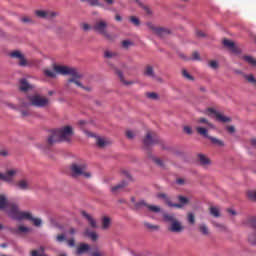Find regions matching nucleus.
I'll list each match as a JSON object with an SVG mask.
<instances>
[{"label":"nucleus","instance_id":"obj_1","mask_svg":"<svg viewBox=\"0 0 256 256\" xmlns=\"http://www.w3.org/2000/svg\"><path fill=\"white\" fill-rule=\"evenodd\" d=\"M53 69L54 70H49V69L44 70V75L46 77H50L51 79H55V77H57V73L58 75H71L72 77L68 79L66 84L68 89L71 87V83H74V85H76L77 87H80V89H83L88 93L91 91L90 86H83L81 81H79V79L83 77V74L80 73L79 70H77V68L54 65Z\"/></svg>","mask_w":256,"mask_h":256},{"label":"nucleus","instance_id":"obj_2","mask_svg":"<svg viewBox=\"0 0 256 256\" xmlns=\"http://www.w3.org/2000/svg\"><path fill=\"white\" fill-rule=\"evenodd\" d=\"M72 137L73 127L63 126L62 128L51 132V135L47 139V143L48 145H55V143H59L60 141H71Z\"/></svg>","mask_w":256,"mask_h":256},{"label":"nucleus","instance_id":"obj_3","mask_svg":"<svg viewBox=\"0 0 256 256\" xmlns=\"http://www.w3.org/2000/svg\"><path fill=\"white\" fill-rule=\"evenodd\" d=\"M70 172L74 178L85 177L86 179H91V174L87 172V164L85 163H72Z\"/></svg>","mask_w":256,"mask_h":256},{"label":"nucleus","instance_id":"obj_4","mask_svg":"<svg viewBox=\"0 0 256 256\" xmlns=\"http://www.w3.org/2000/svg\"><path fill=\"white\" fill-rule=\"evenodd\" d=\"M163 219L167 221V223H171L168 227V231H171V233H182V231H184L185 227L175 218V215L165 213L163 214Z\"/></svg>","mask_w":256,"mask_h":256},{"label":"nucleus","instance_id":"obj_5","mask_svg":"<svg viewBox=\"0 0 256 256\" xmlns=\"http://www.w3.org/2000/svg\"><path fill=\"white\" fill-rule=\"evenodd\" d=\"M107 27H108L107 21L98 20L94 23L92 29L96 33H99V35H102L103 37H105V39H107L108 41H115V35L109 34L107 32Z\"/></svg>","mask_w":256,"mask_h":256},{"label":"nucleus","instance_id":"obj_6","mask_svg":"<svg viewBox=\"0 0 256 256\" xmlns=\"http://www.w3.org/2000/svg\"><path fill=\"white\" fill-rule=\"evenodd\" d=\"M159 143H161V138H159L157 133L153 131H148L143 139V145L146 147V149L153 147V145H158Z\"/></svg>","mask_w":256,"mask_h":256},{"label":"nucleus","instance_id":"obj_7","mask_svg":"<svg viewBox=\"0 0 256 256\" xmlns=\"http://www.w3.org/2000/svg\"><path fill=\"white\" fill-rule=\"evenodd\" d=\"M29 101L33 107L43 108L49 105V98L38 94L29 96Z\"/></svg>","mask_w":256,"mask_h":256},{"label":"nucleus","instance_id":"obj_8","mask_svg":"<svg viewBox=\"0 0 256 256\" xmlns=\"http://www.w3.org/2000/svg\"><path fill=\"white\" fill-rule=\"evenodd\" d=\"M18 172L19 171L17 169H9L5 173L0 172V179H1V181H4L5 183L13 184L15 175Z\"/></svg>","mask_w":256,"mask_h":256},{"label":"nucleus","instance_id":"obj_9","mask_svg":"<svg viewBox=\"0 0 256 256\" xmlns=\"http://www.w3.org/2000/svg\"><path fill=\"white\" fill-rule=\"evenodd\" d=\"M9 217L15 219L16 221L19 219V215L21 211L19 210V206L15 203H10L6 209Z\"/></svg>","mask_w":256,"mask_h":256},{"label":"nucleus","instance_id":"obj_10","mask_svg":"<svg viewBox=\"0 0 256 256\" xmlns=\"http://www.w3.org/2000/svg\"><path fill=\"white\" fill-rule=\"evenodd\" d=\"M142 207H147V209L152 211V213H161V207L147 204L145 203V200H141L135 204V209H141Z\"/></svg>","mask_w":256,"mask_h":256},{"label":"nucleus","instance_id":"obj_11","mask_svg":"<svg viewBox=\"0 0 256 256\" xmlns=\"http://www.w3.org/2000/svg\"><path fill=\"white\" fill-rule=\"evenodd\" d=\"M147 26L155 35H158V37H165V35H169V31L167 30V28L157 27L152 23H148Z\"/></svg>","mask_w":256,"mask_h":256},{"label":"nucleus","instance_id":"obj_12","mask_svg":"<svg viewBox=\"0 0 256 256\" xmlns=\"http://www.w3.org/2000/svg\"><path fill=\"white\" fill-rule=\"evenodd\" d=\"M208 113H212V115H215L216 120L219 121V123L231 122V118L223 115L222 113L218 112L217 110H215L213 108H208Z\"/></svg>","mask_w":256,"mask_h":256},{"label":"nucleus","instance_id":"obj_13","mask_svg":"<svg viewBox=\"0 0 256 256\" xmlns=\"http://www.w3.org/2000/svg\"><path fill=\"white\" fill-rule=\"evenodd\" d=\"M10 57H12V59H19L20 67H26L27 59H25V56L23 54H21V52L19 50H16V51L10 53Z\"/></svg>","mask_w":256,"mask_h":256},{"label":"nucleus","instance_id":"obj_14","mask_svg":"<svg viewBox=\"0 0 256 256\" xmlns=\"http://www.w3.org/2000/svg\"><path fill=\"white\" fill-rule=\"evenodd\" d=\"M14 185L16 189H19L20 191H29V189H31V184L27 179H21L18 182H16Z\"/></svg>","mask_w":256,"mask_h":256},{"label":"nucleus","instance_id":"obj_15","mask_svg":"<svg viewBox=\"0 0 256 256\" xmlns=\"http://www.w3.org/2000/svg\"><path fill=\"white\" fill-rule=\"evenodd\" d=\"M223 45H224V47H227V49H230V51H232V53H236V54L241 53V50H239V48L235 45L234 41L224 39Z\"/></svg>","mask_w":256,"mask_h":256},{"label":"nucleus","instance_id":"obj_16","mask_svg":"<svg viewBox=\"0 0 256 256\" xmlns=\"http://www.w3.org/2000/svg\"><path fill=\"white\" fill-rule=\"evenodd\" d=\"M179 203H172V207L176 209H183L185 205H189V198L185 196H178Z\"/></svg>","mask_w":256,"mask_h":256},{"label":"nucleus","instance_id":"obj_17","mask_svg":"<svg viewBox=\"0 0 256 256\" xmlns=\"http://www.w3.org/2000/svg\"><path fill=\"white\" fill-rule=\"evenodd\" d=\"M35 15H36V17H39L40 19H47L49 17H57V13L47 12L44 10H36Z\"/></svg>","mask_w":256,"mask_h":256},{"label":"nucleus","instance_id":"obj_18","mask_svg":"<svg viewBox=\"0 0 256 256\" xmlns=\"http://www.w3.org/2000/svg\"><path fill=\"white\" fill-rule=\"evenodd\" d=\"M81 215H82V217H84V219H86L88 221L90 227H92L93 229H95L97 227V221H95L93 219L91 214L85 212V210H82Z\"/></svg>","mask_w":256,"mask_h":256},{"label":"nucleus","instance_id":"obj_19","mask_svg":"<svg viewBox=\"0 0 256 256\" xmlns=\"http://www.w3.org/2000/svg\"><path fill=\"white\" fill-rule=\"evenodd\" d=\"M13 235H22V233H29V228L24 225H19L18 228H11Z\"/></svg>","mask_w":256,"mask_h":256},{"label":"nucleus","instance_id":"obj_20","mask_svg":"<svg viewBox=\"0 0 256 256\" xmlns=\"http://www.w3.org/2000/svg\"><path fill=\"white\" fill-rule=\"evenodd\" d=\"M11 203L7 201V196L5 194L0 195V211H6Z\"/></svg>","mask_w":256,"mask_h":256},{"label":"nucleus","instance_id":"obj_21","mask_svg":"<svg viewBox=\"0 0 256 256\" xmlns=\"http://www.w3.org/2000/svg\"><path fill=\"white\" fill-rule=\"evenodd\" d=\"M144 75L146 77H150L151 79H157V75H155V70L153 69V66L147 65L144 69Z\"/></svg>","mask_w":256,"mask_h":256},{"label":"nucleus","instance_id":"obj_22","mask_svg":"<svg viewBox=\"0 0 256 256\" xmlns=\"http://www.w3.org/2000/svg\"><path fill=\"white\" fill-rule=\"evenodd\" d=\"M24 219L31 221V219H33V214L28 211H20L17 221H23Z\"/></svg>","mask_w":256,"mask_h":256},{"label":"nucleus","instance_id":"obj_23","mask_svg":"<svg viewBox=\"0 0 256 256\" xmlns=\"http://www.w3.org/2000/svg\"><path fill=\"white\" fill-rule=\"evenodd\" d=\"M115 73L116 75H118L119 80L121 81V83H123V85H133V81H127L125 80V76L123 75V72L117 68H115Z\"/></svg>","mask_w":256,"mask_h":256},{"label":"nucleus","instance_id":"obj_24","mask_svg":"<svg viewBox=\"0 0 256 256\" xmlns=\"http://www.w3.org/2000/svg\"><path fill=\"white\" fill-rule=\"evenodd\" d=\"M89 249H90V247L88 244L82 243L77 247L75 254L78 256L83 255V253H87V251H89Z\"/></svg>","mask_w":256,"mask_h":256},{"label":"nucleus","instance_id":"obj_25","mask_svg":"<svg viewBox=\"0 0 256 256\" xmlns=\"http://www.w3.org/2000/svg\"><path fill=\"white\" fill-rule=\"evenodd\" d=\"M198 160H199L200 165H202V167H208V165L211 164V160L203 154L198 155Z\"/></svg>","mask_w":256,"mask_h":256},{"label":"nucleus","instance_id":"obj_26","mask_svg":"<svg viewBox=\"0 0 256 256\" xmlns=\"http://www.w3.org/2000/svg\"><path fill=\"white\" fill-rule=\"evenodd\" d=\"M19 89L20 91H29L31 89V85L27 82V79L23 78L20 80Z\"/></svg>","mask_w":256,"mask_h":256},{"label":"nucleus","instance_id":"obj_27","mask_svg":"<svg viewBox=\"0 0 256 256\" xmlns=\"http://www.w3.org/2000/svg\"><path fill=\"white\" fill-rule=\"evenodd\" d=\"M196 131L199 135H202V137H206V139H209V129L205 128V127H201V126H198L196 127Z\"/></svg>","mask_w":256,"mask_h":256},{"label":"nucleus","instance_id":"obj_28","mask_svg":"<svg viewBox=\"0 0 256 256\" xmlns=\"http://www.w3.org/2000/svg\"><path fill=\"white\" fill-rule=\"evenodd\" d=\"M158 199H163L166 203V205H168V207H172L173 206V202H171V198L167 196V194L165 193H159L157 194Z\"/></svg>","mask_w":256,"mask_h":256},{"label":"nucleus","instance_id":"obj_29","mask_svg":"<svg viewBox=\"0 0 256 256\" xmlns=\"http://www.w3.org/2000/svg\"><path fill=\"white\" fill-rule=\"evenodd\" d=\"M209 211H210V215H212V217H216V218L221 217V210L219 209V207L212 206V207H210Z\"/></svg>","mask_w":256,"mask_h":256},{"label":"nucleus","instance_id":"obj_30","mask_svg":"<svg viewBox=\"0 0 256 256\" xmlns=\"http://www.w3.org/2000/svg\"><path fill=\"white\" fill-rule=\"evenodd\" d=\"M123 187H127V182L122 181L121 183L117 184L116 186L111 188L112 193H117V191H121Z\"/></svg>","mask_w":256,"mask_h":256},{"label":"nucleus","instance_id":"obj_31","mask_svg":"<svg viewBox=\"0 0 256 256\" xmlns=\"http://www.w3.org/2000/svg\"><path fill=\"white\" fill-rule=\"evenodd\" d=\"M104 57L105 59H115V57H119V53L106 50L104 52Z\"/></svg>","mask_w":256,"mask_h":256},{"label":"nucleus","instance_id":"obj_32","mask_svg":"<svg viewBox=\"0 0 256 256\" xmlns=\"http://www.w3.org/2000/svg\"><path fill=\"white\" fill-rule=\"evenodd\" d=\"M246 225H249L256 231V217L255 216H250L247 218Z\"/></svg>","mask_w":256,"mask_h":256},{"label":"nucleus","instance_id":"obj_33","mask_svg":"<svg viewBox=\"0 0 256 256\" xmlns=\"http://www.w3.org/2000/svg\"><path fill=\"white\" fill-rule=\"evenodd\" d=\"M111 226V218L104 216L102 218V229H108Z\"/></svg>","mask_w":256,"mask_h":256},{"label":"nucleus","instance_id":"obj_34","mask_svg":"<svg viewBox=\"0 0 256 256\" xmlns=\"http://www.w3.org/2000/svg\"><path fill=\"white\" fill-rule=\"evenodd\" d=\"M108 143H109V141L105 140L104 138L98 137L96 139V145H98L101 149L103 147H107Z\"/></svg>","mask_w":256,"mask_h":256},{"label":"nucleus","instance_id":"obj_35","mask_svg":"<svg viewBox=\"0 0 256 256\" xmlns=\"http://www.w3.org/2000/svg\"><path fill=\"white\" fill-rule=\"evenodd\" d=\"M84 235H85L86 237H89V239H91L92 241H95L96 239H98L97 233L91 232V231H89V229H87V230L84 232Z\"/></svg>","mask_w":256,"mask_h":256},{"label":"nucleus","instance_id":"obj_36","mask_svg":"<svg viewBox=\"0 0 256 256\" xmlns=\"http://www.w3.org/2000/svg\"><path fill=\"white\" fill-rule=\"evenodd\" d=\"M208 139H210L211 143H213L214 145H217L218 147H224L225 143H223V141L215 138V137H208Z\"/></svg>","mask_w":256,"mask_h":256},{"label":"nucleus","instance_id":"obj_37","mask_svg":"<svg viewBox=\"0 0 256 256\" xmlns=\"http://www.w3.org/2000/svg\"><path fill=\"white\" fill-rule=\"evenodd\" d=\"M197 123H200L202 125H206V127H209L210 129H213V125L206 118H198Z\"/></svg>","mask_w":256,"mask_h":256},{"label":"nucleus","instance_id":"obj_38","mask_svg":"<svg viewBox=\"0 0 256 256\" xmlns=\"http://www.w3.org/2000/svg\"><path fill=\"white\" fill-rule=\"evenodd\" d=\"M146 97L147 99H151L152 101H158L159 94H157L156 92H147Z\"/></svg>","mask_w":256,"mask_h":256},{"label":"nucleus","instance_id":"obj_39","mask_svg":"<svg viewBox=\"0 0 256 256\" xmlns=\"http://www.w3.org/2000/svg\"><path fill=\"white\" fill-rule=\"evenodd\" d=\"M199 231L202 233V235H209V228L205 224H201L199 226Z\"/></svg>","mask_w":256,"mask_h":256},{"label":"nucleus","instance_id":"obj_40","mask_svg":"<svg viewBox=\"0 0 256 256\" xmlns=\"http://www.w3.org/2000/svg\"><path fill=\"white\" fill-rule=\"evenodd\" d=\"M247 197L250 201H256V190H250L247 192Z\"/></svg>","mask_w":256,"mask_h":256},{"label":"nucleus","instance_id":"obj_41","mask_svg":"<svg viewBox=\"0 0 256 256\" xmlns=\"http://www.w3.org/2000/svg\"><path fill=\"white\" fill-rule=\"evenodd\" d=\"M244 61H246V63H249V65H256V60L252 56H244Z\"/></svg>","mask_w":256,"mask_h":256},{"label":"nucleus","instance_id":"obj_42","mask_svg":"<svg viewBox=\"0 0 256 256\" xmlns=\"http://www.w3.org/2000/svg\"><path fill=\"white\" fill-rule=\"evenodd\" d=\"M244 79H246L248 83H252L253 85H255L256 83L255 76H253L252 74L244 75Z\"/></svg>","mask_w":256,"mask_h":256},{"label":"nucleus","instance_id":"obj_43","mask_svg":"<svg viewBox=\"0 0 256 256\" xmlns=\"http://www.w3.org/2000/svg\"><path fill=\"white\" fill-rule=\"evenodd\" d=\"M208 66H209L211 69H218V68H219V62H217L216 60H211V61L208 63Z\"/></svg>","mask_w":256,"mask_h":256},{"label":"nucleus","instance_id":"obj_44","mask_svg":"<svg viewBox=\"0 0 256 256\" xmlns=\"http://www.w3.org/2000/svg\"><path fill=\"white\" fill-rule=\"evenodd\" d=\"M45 249L43 247H40L39 250H32L30 255L31 256H41L39 253H43Z\"/></svg>","mask_w":256,"mask_h":256},{"label":"nucleus","instance_id":"obj_45","mask_svg":"<svg viewBox=\"0 0 256 256\" xmlns=\"http://www.w3.org/2000/svg\"><path fill=\"white\" fill-rule=\"evenodd\" d=\"M127 139H135L137 133L133 132L132 130H127L125 133Z\"/></svg>","mask_w":256,"mask_h":256},{"label":"nucleus","instance_id":"obj_46","mask_svg":"<svg viewBox=\"0 0 256 256\" xmlns=\"http://www.w3.org/2000/svg\"><path fill=\"white\" fill-rule=\"evenodd\" d=\"M130 21L131 23H133V25H135L136 27H139V25H141V22L139 21V18L135 17V16H131L130 17Z\"/></svg>","mask_w":256,"mask_h":256},{"label":"nucleus","instance_id":"obj_47","mask_svg":"<svg viewBox=\"0 0 256 256\" xmlns=\"http://www.w3.org/2000/svg\"><path fill=\"white\" fill-rule=\"evenodd\" d=\"M182 75L185 79H188V81L194 80L193 76H191V74H189V72H187V70H183Z\"/></svg>","mask_w":256,"mask_h":256},{"label":"nucleus","instance_id":"obj_48","mask_svg":"<svg viewBox=\"0 0 256 256\" xmlns=\"http://www.w3.org/2000/svg\"><path fill=\"white\" fill-rule=\"evenodd\" d=\"M30 221L33 222V224L35 225V227H41V223H42L41 218H35V217H33V219H31Z\"/></svg>","mask_w":256,"mask_h":256},{"label":"nucleus","instance_id":"obj_49","mask_svg":"<svg viewBox=\"0 0 256 256\" xmlns=\"http://www.w3.org/2000/svg\"><path fill=\"white\" fill-rule=\"evenodd\" d=\"M248 241L252 245H256V234H250L249 237H248Z\"/></svg>","mask_w":256,"mask_h":256},{"label":"nucleus","instance_id":"obj_50","mask_svg":"<svg viewBox=\"0 0 256 256\" xmlns=\"http://www.w3.org/2000/svg\"><path fill=\"white\" fill-rule=\"evenodd\" d=\"M144 225H145V227H147V229H152V230H154V231L157 230V229H159V226L153 225V224L148 223V222H145Z\"/></svg>","mask_w":256,"mask_h":256},{"label":"nucleus","instance_id":"obj_51","mask_svg":"<svg viewBox=\"0 0 256 256\" xmlns=\"http://www.w3.org/2000/svg\"><path fill=\"white\" fill-rule=\"evenodd\" d=\"M188 222L193 225L195 223V214L194 213H188Z\"/></svg>","mask_w":256,"mask_h":256},{"label":"nucleus","instance_id":"obj_52","mask_svg":"<svg viewBox=\"0 0 256 256\" xmlns=\"http://www.w3.org/2000/svg\"><path fill=\"white\" fill-rule=\"evenodd\" d=\"M183 131L187 135H193V129L190 126H184Z\"/></svg>","mask_w":256,"mask_h":256},{"label":"nucleus","instance_id":"obj_53","mask_svg":"<svg viewBox=\"0 0 256 256\" xmlns=\"http://www.w3.org/2000/svg\"><path fill=\"white\" fill-rule=\"evenodd\" d=\"M192 59L194 61H200L201 60V57L199 56V52H193L192 53Z\"/></svg>","mask_w":256,"mask_h":256},{"label":"nucleus","instance_id":"obj_54","mask_svg":"<svg viewBox=\"0 0 256 256\" xmlns=\"http://www.w3.org/2000/svg\"><path fill=\"white\" fill-rule=\"evenodd\" d=\"M65 235L64 234H60L56 237V241H58V243H63V241H65Z\"/></svg>","mask_w":256,"mask_h":256},{"label":"nucleus","instance_id":"obj_55","mask_svg":"<svg viewBox=\"0 0 256 256\" xmlns=\"http://www.w3.org/2000/svg\"><path fill=\"white\" fill-rule=\"evenodd\" d=\"M88 3L93 7L99 6V0H88Z\"/></svg>","mask_w":256,"mask_h":256},{"label":"nucleus","instance_id":"obj_56","mask_svg":"<svg viewBox=\"0 0 256 256\" xmlns=\"http://www.w3.org/2000/svg\"><path fill=\"white\" fill-rule=\"evenodd\" d=\"M143 9L146 13V15H152L153 11H151V8H149V6H143Z\"/></svg>","mask_w":256,"mask_h":256},{"label":"nucleus","instance_id":"obj_57","mask_svg":"<svg viewBox=\"0 0 256 256\" xmlns=\"http://www.w3.org/2000/svg\"><path fill=\"white\" fill-rule=\"evenodd\" d=\"M154 163H156V165H159V167H163V160H161L160 158H154Z\"/></svg>","mask_w":256,"mask_h":256},{"label":"nucleus","instance_id":"obj_58","mask_svg":"<svg viewBox=\"0 0 256 256\" xmlns=\"http://www.w3.org/2000/svg\"><path fill=\"white\" fill-rule=\"evenodd\" d=\"M129 45H131V42L129 40L122 41V47H124V49H127Z\"/></svg>","mask_w":256,"mask_h":256},{"label":"nucleus","instance_id":"obj_59","mask_svg":"<svg viewBox=\"0 0 256 256\" xmlns=\"http://www.w3.org/2000/svg\"><path fill=\"white\" fill-rule=\"evenodd\" d=\"M0 155L2 157H7V156H9V151L6 149H2V150H0Z\"/></svg>","mask_w":256,"mask_h":256},{"label":"nucleus","instance_id":"obj_60","mask_svg":"<svg viewBox=\"0 0 256 256\" xmlns=\"http://www.w3.org/2000/svg\"><path fill=\"white\" fill-rule=\"evenodd\" d=\"M196 37H199V38L205 37V32L201 30L196 31Z\"/></svg>","mask_w":256,"mask_h":256},{"label":"nucleus","instance_id":"obj_61","mask_svg":"<svg viewBox=\"0 0 256 256\" xmlns=\"http://www.w3.org/2000/svg\"><path fill=\"white\" fill-rule=\"evenodd\" d=\"M21 21L22 23H33V20H31L29 17H23Z\"/></svg>","mask_w":256,"mask_h":256},{"label":"nucleus","instance_id":"obj_62","mask_svg":"<svg viewBox=\"0 0 256 256\" xmlns=\"http://www.w3.org/2000/svg\"><path fill=\"white\" fill-rule=\"evenodd\" d=\"M82 29L83 31H89V29H91V25L84 23L82 24Z\"/></svg>","mask_w":256,"mask_h":256},{"label":"nucleus","instance_id":"obj_63","mask_svg":"<svg viewBox=\"0 0 256 256\" xmlns=\"http://www.w3.org/2000/svg\"><path fill=\"white\" fill-rule=\"evenodd\" d=\"M176 183H177L178 185H185V179H183V178H178V179L176 180Z\"/></svg>","mask_w":256,"mask_h":256},{"label":"nucleus","instance_id":"obj_64","mask_svg":"<svg viewBox=\"0 0 256 256\" xmlns=\"http://www.w3.org/2000/svg\"><path fill=\"white\" fill-rule=\"evenodd\" d=\"M227 131L228 133H235V126H228Z\"/></svg>","mask_w":256,"mask_h":256}]
</instances>
